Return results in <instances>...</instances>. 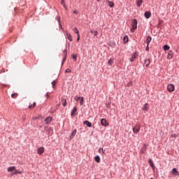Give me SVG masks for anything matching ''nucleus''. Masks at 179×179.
I'll use <instances>...</instances> for the list:
<instances>
[{
    "instance_id": "1",
    "label": "nucleus",
    "mask_w": 179,
    "mask_h": 179,
    "mask_svg": "<svg viewBox=\"0 0 179 179\" xmlns=\"http://www.w3.org/2000/svg\"><path fill=\"white\" fill-rule=\"evenodd\" d=\"M132 29H131V31H134V30H136L138 29V20L136 19L133 20L132 24Z\"/></svg>"
},
{
    "instance_id": "2",
    "label": "nucleus",
    "mask_w": 179,
    "mask_h": 179,
    "mask_svg": "<svg viewBox=\"0 0 179 179\" xmlns=\"http://www.w3.org/2000/svg\"><path fill=\"white\" fill-rule=\"evenodd\" d=\"M175 89H176V87L173 84H169L167 86V90L169 91L170 93H171V92H174Z\"/></svg>"
},
{
    "instance_id": "3",
    "label": "nucleus",
    "mask_w": 179,
    "mask_h": 179,
    "mask_svg": "<svg viewBox=\"0 0 179 179\" xmlns=\"http://www.w3.org/2000/svg\"><path fill=\"white\" fill-rule=\"evenodd\" d=\"M141 131V126L139 124H136L134 128H133V132L134 134H138Z\"/></svg>"
},
{
    "instance_id": "4",
    "label": "nucleus",
    "mask_w": 179,
    "mask_h": 179,
    "mask_svg": "<svg viewBox=\"0 0 179 179\" xmlns=\"http://www.w3.org/2000/svg\"><path fill=\"white\" fill-rule=\"evenodd\" d=\"M52 121V117H48L44 120L45 124H51V122Z\"/></svg>"
},
{
    "instance_id": "5",
    "label": "nucleus",
    "mask_w": 179,
    "mask_h": 179,
    "mask_svg": "<svg viewBox=\"0 0 179 179\" xmlns=\"http://www.w3.org/2000/svg\"><path fill=\"white\" fill-rule=\"evenodd\" d=\"M101 124L102 125V127H108V122H107V120H106V119L101 120Z\"/></svg>"
},
{
    "instance_id": "6",
    "label": "nucleus",
    "mask_w": 179,
    "mask_h": 179,
    "mask_svg": "<svg viewBox=\"0 0 179 179\" xmlns=\"http://www.w3.org/2000/svg\"><path fill=\"white\" fill-rule=\"evenodd\" d=\"M144 65H145L146 68L150 65V59H145L144 61Z\"/></svg>"
},
{
    "instance_id": "7",
    "label": "nucleus",
    "mask_w": 179,
    "mask_h": 179,
    "mask_svg": "<svg viewBox=\"0 0 179 179\" xmlns=\"http://www.w3.org/2000/svg\"><path fill=\"white\" fill-rule=\"evenodd\" d=\"M137 57H138V55H136V53H134V55H132L131 57L130 58V62H134V61L136 59Z\"/></svg>"
},
{
    "instance_id": "8",
    "label": "nucleus",
    "mask_w": 179,
    "mask_h": 179,
    "mask_svg": "<svg viewBox=\"0 0 179 179\" xmlns=\"http://www.w3.org/2000/svg\"><path fill=\"white\" fill-rule=\"evenodd\" d=\"M38 155H43V152H44L43 147H39L37 150Z\"/></svg>"
},
{
    "instance_id": "9",
    "label": "nucleus",
    "mask_w": 179,
    "mask_h": 179,
    "mask_svg": "<svg viewBox=\"0 0 179 179\" xmlns=\"http://www.w3.org/2000/svg\"><path fill=\"white\" fill-rule=\"evenodd\" d=\"M63 54H64V59H63V62H65L66 61V55H68V50H64L63 51Z\"/></svg>"
},
{
    "instance_id": "10",
    "label": "nucleus",
    "mask_w": 179,
    "mask_h": 179,
    "mask_svg": "<svg viewBox=\"0 0 179 179\" xmlns=\"http://www.w3.org/2000/svg\"><path fill=\"white\" fill-rule=\"evenodd\" d=\"M83 124H84V125H87V127H88L89 128H92V122H90L87 120H85V121H84Z\"/></svg>"
},
{
    "instance_id": "11",
    "label": "nucleus",
    "mask_w": 179,
    "mask_h": 179,
    "mask_svg": "<svg viewBox=\"0 0 179 179\" xmlns=\"http://www.w3.org/2000/svg\"><path fill=\"white\" fill-rule=\"evenodd\" d=\"M144 16L146 17V19H149V17L152 16V13L149 11H147L144 13Z\"/></svg>"
},
{
    "instance_id": "12",
    "label": "nucleus",
    "mask_w": 179,
    "mask_h": 179,
    "mask_svg": "<svg viewBox=\"0 0 179 179\" xmlns=\"http://www.w3.org/2000/svg\"><path fill=\"white\" fill-rule=\"evenodd\" d=\"M16 170V166H10L8 169V173H12V171H15Z\"/></svg>"
},
{
    "instance_id": "13",
    "label": "nucleus",
    "mask_w": 179,
    "mask_h": 179,
    "mask_svg": "<svg viewBox=\"0 0 179 179\" xmlns=\"http://www.w3.org/2000/svg\"><path fill=\"white\" fill-rule=\"evenodd\" d=\"M172 174L173 176H178V171H177V169L173 168L172 169Z\"/></svg>"
},
{
    "instance_id": "14",
    "label": "nucleus",
    "mask_w": 179,
    "mask_h": 179,
    "mask_svg": "<svg viewBox=\"0 0 179 179\" xmlns=\"http://www.w3.org/2000/svg\"><path fill=\"white\" fill-rule=\"evenodd\" d=\"M62 104L64 107L66 106V99H65V97L62 98Z\"/></svg>"
},
{
    "instance_id": "15",
    "label": "nucleus",
    "mask_w": 179,
    "mask_h": 179,
    "mask_svg": "<svg viewBox=\"0 0 179 179\" xmlns=\"http://www.w3.org/2000/svg\"><path fill=\"white\" fill-rule=\"evenodd\" d=\"M75 135H76V129H75L72 131V133H71V136H70V138H71V139H73Z\"/></svg>"
},
{
    "instance_id": "16",
    "label": "nucleus",
    "mask_w": 179,
    "mask_h": 179,
    "mask_svg": "<svg viewBox=\"0 0 179 179\" xmlns=\"http://www.w3.org/2000/svg\"><path fill=\"white\" fill-rule=\"evenodd\" d=\"M66 34L68 40H69V41H72V35L68 32H66Z\"/></svg>"
},
{
    "instance_id": "17",
    "label": "nucleus",
    "mask_w": 179,
    "mask_h": 179,
    "mask_svg": "<svg viewBox=\"0 0 179 179\" xmlns=\"http://www.w3.org/2000/svg\"><path fill=\"white\" fill-rule=\"evenodd\" d=\"M146 41H147V45L148 46L149 44L150 43V41H152V37L151 36H147Z\"/></svg>"
},
{
    "instance_id": "18",
    "label": "nucleus",
    "mask_w": 179,
    "mask_h": 179,
    "mask_svg": "<svg viewBox=\"0 0 179 179\" xmlns=\"http://www.w3.org/2000/svg\"><path fill=\"white\" fill-rule=\"evenodd\" d=\"M143 110L145 111H148L149 110V104L145 103L143 107Z\"/></svg>"
},
{
    "instance_id": "19",
    "label": "nucleus",
    "mask_w": 179,
    "mask_h": 179,
    "mask_svg": "<svg viewBox=\"0 0 179 179\" xmlns=\"http://www.w3.org/2000/svg\"><path fill=\"white\" fill-rule=\"evenodd\" d=\"M76 111H78V109L76 108V107H74L73 108V110H71V115H75L76 114Z\"/></svg>"
},
{
    "instance_id": "20",
    "label": "nucleus",
    "mask_w": 179,
    "mask_h": 179,
    "mask_svg": "<svg viewBox=\"0 0 179 179\" xmlns=\"http://www.w3.org/2000/svg\"><path fill=\"white\" fill-rule=\"evenodd\" d=\"M171 58H173V52H172V51H170V52L168 53L167 59H171Z\"/></svg>"
},
{
    "instance_id": "21",
    "label": "nucleus",
    "mask_w": 179,
    "mask_h": 179,
    "mask_svg": "<svg viewBox=\"0 0 179 179\" xmlns=\"http://www.w3.org/2000/svg\"><path fill=\"white\" fill-rule=\"evenodd\" d=\"M148 163H149L150 167H152V169L155 167V164L153 163V161H152L151 159H149Z\"/></svg>"
},
{
    "instance_id": "22",
    "label": "nucleus",
    "mask_w": 179,
    "mask_h": 179,
    "mask_svg": "<svg viewBox=\"0 0 179 179\" xmlns=\"http://www.w3.org/2000/svg\"><path fill=\"white\" fill-rule=\"evenodd\" d=\"M163 49L164 50V51H169V50H170V46H169L168 45H164Z\"/></svg>"
},
{
    "instance_id": "23",
    "label": "nucleus",
    "mask_w": 179,
    "mask_h": 179,
    "mask_svg": "<svg viewBox=\"0 0 179 179\" xmlns=\"http://www.w3.org/2000/svg\"><path fill=\"white\" fill-rule=\"evenodd\" d=\"M94 160H95V162H96V163H100V160H101L100 157L99 155L96 156L94 157Z\"/></svg>"
},
{
    "instance_id": "24",
    "label": "nucleus",
    "mask_w": 179,
    "mask_h": 179,
    "mask_svg": "<svg viewBox=\"0 0 179 179\" xmlns=\"http://www.w3.org/2000/svg\"><path fill=\"white\" fill-rule=\"evenodd\" d=\"M22 171H19L15 169L14 173L12 174V176H15L16 174H22Z\"/></svg>"
},
{
    "instance_id": "25",
    "label": "nucleus",
    "mask_w": 179,
    "mask_h": 179,
    "mask_svg": "<svg viewBox=\"0 0 179 179\" xmlns=\"http://www.w3.org/2000/svg\"><path fill=\"white\" fill-rule=\"evenodd\" d=\"M128 40H129L128 36H125L123 38V41H124V44H127V43L128 42Z\"/></svg>"
},
{
    "instance_id": "26",
    "label": "nucleus",
    "mask_w": 179,
    "mask_h": 179,
    "mask_svg": "<svg viewBox=\"0 0 179 179\" xmlns=\"http://www.w3.org/2000/svg\"><path fill=\"white\" fill-rule=\"evenodd\" d=\"M80 106H83V103L85 101V98L83 96H81V98L80 99Z\"/></svg>"
},
{
    "instance_id": "27",
    "label": "nucleus",
    "mask_w": 179,
    "mask_h": 179,
    "mask_svg": "<svg viewBox=\"0 0 179 179\" xmlns=\"http://www.w3.org/2000/svg\"><path fill=\"white\" fill-rule=\"evenodd\" d=\"M143 2V0H137V1H136L137 6H141L142 5Z\"/></svg>"
},
{
    "instance_id": "28",
    "label": "nucleus",
    "mask_w": 179,
    "mask_h": 179,
    "mask_svg": "<svg viewBox=\"0 0 179 179\" xmlns=\"http://www.w3.org/2000/svg\"><path fill=\"white\" fill-rule=\"evenodd\" d=\"M18 96H19L18 93H14L11 94L12 99H16V97H17Z\"/></svg>"
},
{
    "instance_id": "29",
    "label": "nucleus",
    "mask_w": 179,
    "mask_h": 179,
    "mask_svg": "<svg viewBox=\"0 0 179 179\" xmlns=\"http://www.w3.org/2000/svg\"><path fill=\"white\" fill-rule=\"evenodd\" d=\"M91 33L92 34H94L95 37L97 36V34H99V32L97 31L91 30Z\"/></svg>"
},
{
    "instance_id": "30",
    "label": "nucleus",
    "mask_w": 179,
    "mask_h": 179,
    "mask_svg": "<svg viewBox=\"0 0 179 179\" xmlns=\"http://www.w3.org/2000/svg\"><path fill=\"white\" fill-rule=\"evenodd\" d=\"M36 102H34L32 105H29V108L32 109L36 107Z\"/></svg>"
},
{
    "instance_id": "31",
    "label": "nucleus",
    "mask_w": 179,
    "mask_h": 179,
    "mask_svg": "<svg viewBox=\"0 0 179 179\" xmlns=\"http://www.w3.org/2000/svg\"><path fill=\"white\" fill-rule=\"evenodd\" d=\"M73 31H74V33H76V34L79 35V30H78V28L75 27L73 29Z\"/></svg>"
},
{
    "instance_id": "32",
    "label": "nucleus",
    "mask_w": 179,
    "mask_h": 179,
    "mask_svg": "<svg viewBox=\"0 0 179 179\" xmlns=\"http://www.w3.org/2000/svg\"><path fill=\"white\" fill-rule=\"evenodd\" d=\"M80 99H81V96H76L74 97V100H76V101H79V100H80Z\"/></svg>"
},
{
    "instance_id": "33",
    "label": "nucleus",
    "mask_w": 179,
    "mask_h": 179,
    "mask_svg": "<svg viewBox=\"0 0 179 179\" xmlns=\"http://www.w3.org/2000/svg\"><path fill=\"white\" fill-rule=\"evenodd\" d=\"M108 5L110 8H113L114 6V3L113 1H108Z\"/></svg>"
},
{
    "instance_id": "34",
    "label": "nucleus",
    "mask_w": 179,
    "mask_h": 179,
    "mask_svg": "<svg viewBox=\"0 0 179 179\" xmlns=\"http://www.w3.org/2000/svg\"><path fill=\"white\" fill-rule=\"evenodd\" d=\"M114 63V62L113 61V59H110L109 60H108V64H109V65H111L112 64H113Z\"/></svg>"
},
{
    "instance_id": "35",
    "label": "nucleus",
    "mask_w": 179,
    "mask_h": 179,
    "mask_svg": "<svg viewBox=\"0 0 179 179\" xmlns=\"http://www.w3.org/2000/svg\"><path fill=\"white\" fill-rule=\"evenodd\" d=\"M99 153H101L102 152L103 155H104V150L103 148H99Z\"/></svg>"
},
{
    "instance_id": "36",
    "label": "nucleus",
    "mask_w": 179,
    "mask_h": 179,
    "mask_svg": "<svg viewBox=\"0 0 179 179\" xmlns=\"http://www.w3.org/2000/svg\"><path fill=\"white\" fill-rule=\"evenodd\" d=\"M72 57H73V59H75V61H76L77 57H78V55H73Z\"/></svg>"
},
{
    "instance_id": "37",
    "label": "nucleus",
    "mask_w": 179,
    "mask_h": 179,
    "mask_svg": "<svg viewBox=\"0 0 179 179\" xmlns=\"http://www.w3.org/2000/svg\"><path fill=\"white\" fill-rule=\"evenodd\" d=\"M40 118V117H32V120H33V121H36V120H38Z\"/></svg>"
},
{
    "instance_id": "38",
    "label": "nucleus",
    "mask_w": 179,
    "mask_h": 179,
    "mask_svg": "<svg viewBox=\"0 0 179 179\" xmlns=\"http://www.w3.org/2000/svg\"><path fill=\"white\" fill-rule=\"evenodd\" d=\"M66 72L68 73H69L71 72V70L69 69H67L66 70Z\"/></svg>"
},
{
    "instance_id": "39",
    "label": "nucleus",
    "mask_w": 179,
    "mask_h": 179,
    "mask_svg": "<svg viewBox=\"0 0 179 179\" xmlns=\"http://www.w3.org/2000/svg\"><path fill=\"white\" fill-rule=\"evenodd\" d=\"M79 40H80V34L78 35L77 41H79Z\"/></svg>"
},
{
    "instance_id": "40",
    "label": "nucleus",
    "mask_w": 179,
    "mask_h": 179,
    "mask_svg": "<svg viewBox=\"0 0 179 179\" xmlns=\"http://www.w3.org/2000/svg\"><path fill=\"white\" fill-rule=\"evenodd\" d=\"M55 83H56L55 80L52 82V85L53 87H54V86H55Z\"/></svg>"
},
{
    "instance_id": "41",
    "label": "nucleus",
    "mask_w": 179,
    "mask_h": 179,
    "mask_svg": "<svg viewBox=\"0 0 179 179\" xmlns=\"http://www.w3.org/2000/svg\"><path fill=\"white\" fill-rule=\"evenodd\" d=\"M62 5H64V6H65V1H64V0H62Z\"/></svg>"
},
{
    "instance_id": "42",
    "label": "nucleus",
    "mask_w": 179,
    "mask_h": 179,
    "mask_svg": "<svg viewBox=\"0 0 179 179\" xmlns=\"http://www.w3.org/2000/svg\"><path fill=\"white\" fill-rule=\"evenodd\" d=\"M73 13H75L76 15H78V10H75L73 11Z\"/></svg>"
},
{
    "instance_id": "43",
    "label": "nucleus",
    "mask_w": 179,
    "mask_h": 179,
    "mask_svg": "<svg viewBox=\"0 0 179 179\" xmlns=\"http://www.w3.org/2000/svg\"><path fill=\"white\" fill-rule=\"evenodd\" d=\"M145 51H149V45L148 46V45H147V47L145 48Z\"/></svg>"
},
{
    "instance_id": "44",
    "label": "nucleus",
    "mask_w": 179,
    "mask_h": 179,
    "mask_svg": "<svg viewBox=\"0 0 179 179\" xmlns=\"http://www.w3.org/2000/svg\"><path fill=\"white\" fill-rule=\"evenodd\" d=\"M129 85H130V86H132V83H129Z\"/></svg>"
},
{
    "instance_id": "45",
    "label": "nucleus",
    "mask_w": 179,
    "mask_h": 179,
    "mask_svg": "<svg viewBox=\"0 0 179 179\" xmlns=\"http://www.w3.org/2000/svg\"><path fill=\"white\" fill-rule=\"evenodd\" d=\"M45 96H46V97H49L50 96V95L48 94H46Z\"/></svg>"
},
{
    "instance_id": "46",
    "label": "nucleus",
    "mask_w": 179,
    "mask_h": 179,
    "mask_svg": "<svg viewBox=\"0 0 179 179\" xmlns=\"http://www.w3.org/2000/svg\"><path fill=\"white\" fill-rule=\"evenodd\" d=\"M23 120H26V116H22Z\"/></svg>"
},
{
    "instance_id": "47",
    "label": "nucleus",
    "mask_w": 179,
    "mask_h": 179,
    "mask_svg": "<svg viewBox=\"0 0 179 179\" xmlns=\"http://www.w3.org/2000/svg\"><path fill=\"white\" fill-rule=\"evenodd\" d=\"M150 179H154L153 178H151Z\"/></svg>"
},
{
    "instance_id": "48",
    "label": "nucleus",
    "mask_w": 179,
    "mask_h": 179,
    "mask_svg": "<svg viewBox=\"0 0 179 179\" xmlns=\"http://www.w3.org/2000/svg\"><path fill=\"white\" fill-rule=\"evenodd\" d=\"M97 1H100V0H97Z\"/></svg>"
}]
</instances>
